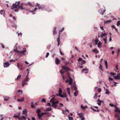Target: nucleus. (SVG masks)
Segmentation results:
<instances>
[{
  "label": "nucleus",
  "mask_w": 120,
  "mask_h": 120,
  "mask_svg": "<svg viewBox=\"0 0 120 120\" xmlns=\"http://www.w3.org/2000/svg\"><path fill=\"white\" fill-rule=\"evenodd\" d=\"M46 114V112H44V113L42 112V113H41V115L42 116L43 115H44V114Z\"/></svg>",
  "instance_id": "obj_57"
},
{
  "label": "nucleus",
  "mask_w": 120,
  "mask_h": 120,
  "mask_svg": "<svg viewBox=\"0 0 120 120\" xmlns=\"http://www.w3.org/2000/svg\"><path fill=\"white\" fill-rule=\"evenodd\" d=\"M80 64V65L79 66V67L80 68H83V67L82 66V64Z\"/></svg>",
  "instance_id": "obj_58"
},
{
  "label": "nucleus",
  "mask_w": 120,
  "mask_h": 120,
  "mask_svg": "<svg viewBox=\"0 0 120 120\" xmlns=\"http://www.w3.org/2000/svg\"><path fill=\"white\" fill-rule=\"evenodd\" d=\"M23 50L22 51V54H23L24 55H25V54H24V53L26 51V48H23Z\"/></svg>",
  "instance_id": "obj_22"
},
{
  "label": "nucleus",
  "mask_w": 120,
  "mask_h": 120,
  "mask_svg": "<svg viewBox=\"0 0 120 120\" xmlns=\"http://www.w3.org/2000/svg\"><path fill=\"white\" fill-rule=\"evenodd\" d=\"M117 26H119L120 25V21H118L117 23Z\"/></svg>",
  "instance_id": "obj_44"
},
{
  "label": "nucleus",
  "mask_w": 120,
  "mask_h": 120,
  "mask_svg": "<svg viewBox=\"0 0 120 120\" xmlns=\"http://www.w3.org/2000/svg\"><path fill=\"white\" fill-rule=\"evenodd\" d=\"M63 106V104L61 103H60V104H59V106L60 107H62Z\"/></svg>",
  "instance_id": "obj_49"
},
{
  "label": "nucleus",
  "mask_w": 120,
  "mask_h": 120,
  "mask_svg": "<svg viewBox=\"0 0 120 120\" xmlns=\"http://www.w3.org/2000/svg\"><path fill=\"white\" fill-rule=\"evenodd\" d=\"M62 68L66 71L69 70V68L68 67L63 66H62Z\"/></svg>",
  "instance_id": "obj_7"
},
{
  "label": "nucleus",
  "mask_w": 120,
  "mask_h": 120,
  "mask_svg": "<svg viewBox=\"0 0 120 120\" xmlns=\"http://www.w3.org/2000/svg\"><path fill=\"white\" fill-rule=\"evenodd\" d=\"M99 69L100 70H101L102 69V66L101 64H100V66L99 67Z\"/></svg>",
  "instance_id": "obj_62"
},
{
  "label": "nucleus",
  "mask_w": 120,
  "mask_h": 120,
  "mask_svg": "<svg viewBox=\"0 0 120 120\" xmlns=\"http://www.w3.org/2000/svg\"><path fill=\"white\" fill-rule=\"evenodd\" d=\"M105 11V9H100L99 11V13L102 15L103 14L104 12Z\"/></svg>",
  "instance_id": "obj_3"
},
{
  "label": "nucleus",
  "mask_w": 120,
  "mask_h": 120,
  "mask_svg": "<svg viewBox=\"0 0 120 120\" xmlns=\"http://www.w3.org/2000/svg\"><path fill=\"white\" fill-rule=\"evenodd\" d=\"M26 82H25L24 80L22 82V86L23 87L25 85H26L27 84Z\"/></svg>",
  "instance_id": "obj_20"
},
{
  "label": "nucleus",
  "mask_w": 120,
  "mask_h": 120,
  "mask_svg": "<svg viewBox=\"0 0 120 120\" xmlns=\"http://www.w3.org/2000/svg\"><path fill=\"white\" fill-rule=\"evenodd\" d=\"M97 104L99 106H100L101 105V102L100 100L99 99H98L97 101Z\"/></svg>",
  "instance_id": "obj_15"
},
{
  "label": "nucleus",
  "mask_w": 120,
  "mask_h": 120,
  "mask_svg": "<svg viewBox=\"0 0 120 120\" xmlns=\"http://www.w3.org/2000/svg\"><path fill=\"white\" fill-rule=\"evenodd\" d=\"M18 53H19V54H22V51H19L18 52Z\"/></svg>",
  "instance_id": "obj_59"
},
{
  "label": "nucleus",
  "mask_w": 120,
  "mask_h": 120,
  "mask_svg": "<svg viewBox=\"0 0 120 120\" xmlns=\"http://www.w3.org/2000/svg\"><path fill=\"white\" fill-rule=\"evenodd\" d=\"M37 8H35L34 9V11H30V12H34V11H36L37 10Z\"/></svg>",
  "instance_id": "obj_47"
},
{
  "label": "nucleus",
  "mask_w": 120,
  "mask_h": 120,
  "mask_svg": "<svg viewBox=\"0 0 120 120\" xmlns=\"http://www.w3.org/2000/svg\"><path fill=\"white\" fill-rule=\"evenodd\" d=\"M41 112V110L39 109H38L36 111V112L38 114H40L39 113Z\"/></svg>",
  "instance_id": "obj_39"
},
{
  "label": "nucleus",
  "mask_w": 120,
  "mask_h": 120,
  "mask_svg": "<svg viewBox=\"0 0 120 120\" xmlns=\"http://www.w3.org/2000/svg\"><path fill=\"white\" fill-rule=\"evenodd\" d=\"M101 35L100 36V37L101 38H102L103 36H104L106 35V34L105 33H101Z\"/></svg>",
  "instance_id": "obj_25"
},
{
  "label": "nucleus",
  "mask_w": 120,
  "mask_h": 120,
  "mask_svg": "<svg viewBox=\"0 0 120 120\" xmlns=\"http://www.w3.org/2000/svg\"><path fill=\"white\" fill-rule=\"evenodd\" d=\"M67 76L68 77V79L69 80V83L68 84V85H71V88L72 86V84L73 82V79L70 77V75L68 73L67 74Z\"/></svg>",
  "instance_id": "obj_1"
},
{
  "label": "nucleus",
  "mask_w": 120,
  "mask_h": 120,
  "mask_svg": "<svg viewBox=\"0 0 120 120\" xmlns=\"http://www.w3.org/2000/svg\"><path fill=\"white\" fill-rule=\"evenodd\" d=\"M109 94V92L107 89H106V94Z\"/></svg>",
  "instance_id": "obj_32"
},
{
  "label": "nucleus",
  "mask_w": 120,
  "mask_h": 120,
  "mask_svg": "<svg viewBox=\"0 0 120 120\" xmlns=\"http://www.w3.org/2000/svg\"><path fill=\"white\" fill-rule=\"evenodd\" d=\"M18 8H19L21 9L22 10L24 9L22 7V6L20 5V6H18Z\"/></svg>",
  "instance_id": "obj_36"
},
{
  "label": "nucleus",
  "mask_w": 120,
  "mask_h": 120,
  "mask_svg": "<svg viewBox=\"0 0 120 120\" xmlns=\"http://www.w3.org/2000/svg\"><path fill=\"white\" fill-rule=\"evenodd\" d=\"M27 111L26 110V109H25L24 110L22 111V113L23 115H25L26 114H27Z\"/></svg>",
  "instance_id": "obj_16"
},
{
  "label": "nucleus",
  "mask_w": 120,
  "mask_h": 120,
  "mask_svg": "<svg viewBox=\"0 0 120 120\" xmlns=\"http://www.w3.org/2000/svg\"><path fill=\"white\" fill-rule=\"evenodd\" d=\"M115 68L117 70H118V66L117 65H116Z\"/></svg>",
  "instance_id": "obj_60"
},
{
  "label": "nucleus",
  "mask_w": 120,
  "mask_h": 120,
  "mask_svg": "<svg viewBox=\"0 0 120 120\" xmlns=\"http://www.w3.org/2000/svg\"><path fill=\"white\" fill-rule=\"evenodd\" d=\"M99 41L98 39L97 38L95 40V45H97L98 44V42H99Z\"/></svg>",
  "instance_id": "obj_18"
},
{
  "label": "nucleus",
  "mask_w": 120,
  "mask_h": 120,
  "mask_svg": "<svg viewBox=\"0 0 120 120\" xmlns=\"http://www.w3.org/2000/svg\"><path fill=\"white\" fill-rule=\"evenodd\" d=\"M111 21V20H108L107 21H104V23L105 24H107L108 23H109Z\"/></svg>",
  "instance_id": "obj_21"
},
{
  "label": "nucleus",
  "mask_w": 120,
  "mask_h": 120,
  "mask_svg": "<svg viewBox=\"0 0 120 120\" xmlns=\"http://www.w3.org/2000/svg\"><path fill=\"white\" fill-rule=\"evenodd\" d=\"M31 107L32 108H35V106L33 105H31Z\"/></svg>",
  "instance_id": "obj_64"
},
{
  "label": "nucleus",
  "mask_w": 120,
  "mask_h": 120,
  "mask_svg": "<svg viewBox=\"0 0 120 120\" xmlns=\"http://www.w3.org/2000/svg\"><path fill=\"white\" fill-rule=\"evenodd\" d=\"M57 106V105L54 102H53L52 103V105H51L52 107H54L55 109H56Z\"/></svg>",
  "instance_id": "obj_10"
},
{
  "label": "nucleus",
  "mask_w": 120,
  "mask_h": 120,
  "mask_svg": "<svg viewBox=\"0 0 120 120\" xmlns=\"http://www.w3.org/2000/svg\"><path fill=\"white\" fill-rule=\"evenodd\" d=\"M88 71V69H87L83 68L82 70V73L83 71H85V73H87Z\"/></svg>",
  "instance_id": "obj_13"
},
{
  "label": "nucleus",
  "mask_w": 120,
  "mask_h": 120,
  "mask_svg": "<svg viewBox=\"0 0 120 120\" xmlns=\"http://www.w3.org/2000/svg\"><path fill=\"white\" fill-rule=\"evenodd\" d=\"M29 79V78H28V77H26V78L24 80V81H25V82H28L29 81H28V79Z\"/></svg>",
  "instance_id": "obj_30"
},
{
  "label": "nucleus",
  "mask_w": 120,
  "mask_h": 120,
  "mask_svg": "<svg viewBox=\"0 0 120 120\" xmlns=\"http://www.w3.org/2000/svg\"><path fill=\"white\" fill-rule=\"evenodd\" d=\"M81 119V120H84L85 118L83 116H82V117H80Z\"/></svg>",
  "instance_id": "obj_55"
},
{
  "label": "nucleus",
  "mask_w": 120,
  "mask_h": 120,
  "mask_svg": "<svg viewBox=\"0 0 120 120\" xmlns=\"http://www.w3.org/2000/svg\"><path fill=\"white\" fill-rule=\"evenodd\" d=\"M115 108L116 109V110H115V112H116L117 111L118 113H120V110H118V108L116 106H115Z\"/></svg>",
  "instance_id": "obj_14"
},
{
  "label": "nucleus",
  "mask_w": 120,
  "mask_h": 120,
  "mask_svg": "<svg viewBox=\"0 0 120 120\" xmlns=\"http://www.w3.org/2000/svg\"><path fill=\"white\" fill-rule=\"evenodd\" d=\"M62 96H63V97H61V98H66L67 97V96L65 94H64V95H62Z\"/></svg>",
  "instance_id": "obj_54"
},
{
  "label": "nucleus",
  "mask_w": 120,
  "mask_h": 120,
  "mask_svg": "<svg viewBox=\"0 0 120 120\" xmlns=\"http://www.w3.org/2000/svg\"><path fill=\"white\" fill-rule=\"evenodd\" d=\"M97 93H96L95 94V95L94 96V98H95L96 99L97 98Z\"/></svg>",
  "instance_id": "obj_45"
},
{
  "label": "nucleus",
  "mask_w": 120,
  "mask_h": 120,
  "mask_svg": "<svg viewBox=\"0 0 120 120\" xmlns=\"http://www.w3.org/2000/svg\"><path fill=\"white\" fill-rule=\"evenodd\" d=\"M115 117H117V118H119V115L117 114L116 113L115 115Z\"/></svg>",
  "instance_id": "obj_50"
},
{
  "label": "nucleus",
  "mask_w": 120,
  "mask_h": 120,
  "mask_svg": "<svg viewBox=\"0 0 120 120\" xmlns=\"http://www.w3.org/2000/svg\"><path fill=\"white\" fill-rule=\"evenodd\" d=\"M18 6L17 4H13L12 5V9L13 8H18Z\"/></svg>",
  "instance_id": "obj_6"
},
{
  "label": "nucleus",
  "mask_w": 120,
  "mask_h": 120,
  "mask_svg": "<svg viewBox=\"0 0 120 120\" xmlns=\"http://www.w3.org/2000/svg\"><path fill=\"white\" fill-rule=\"evenodd\" d=\"M116 77L117 78V79H120V73L118 74Z\"/></svg>",
  "instance_id": "obj_28"
},
{
  "label": "nucleus",
  "mask_w": 120,
  "mask_h": 120,
  "mask_svg": "<svg viewBox=\"0 0 120 120\" xmlns=\"http://www.w3.org/2000/svg\"><path fill=\"white\" fill-rule=\"evenodd\" d=\"M77 90V88L76 86V85L75 84V83L74 84V90Z\"/></svg>",
  "instance_id": "obj_34"
},
{
  "label": "nucleus",
  "mask_w": 120,
  "mask_h": 120,
  "mask_svg": "<svg viewBox=\"0 0 120 120\" xmlns=\"http://www.w3.org/2000/svg\"><path fill=\"white\" fill-rule=\"evenodd\" d=\"M64 27H63L61 30L59 31V33H60H60L62 32L64 30Z\"/></svg>",
  "instance_id": "obj_42"
},
{
  "label": "nucleus",
  "mask_w": 120,
  "mask_h": 120,
  "mask_svg": "<svg viewBox=\"0 0 120 120\" xmlns=\"http://www.w3.org/2000/svg\"><path fill=\"white\" fill-rule=\"evenodd\" d=\"M13 27H14V28H15L16 29L17 28V26L16 25H14V26H12Z\"/></svg>",
  "instance_id": "obj_56"
},
{
  "label": "nucleus",
  "mask_w": 120,
  "mask_h": 120,
  "mask_svg": "<svg viewBox=\"0 0 120 120\" xmlns=\"http://www.w3.org/2000/svg\"><path fill=\"white\" fill-rule=\"evenodd\" d=\"M92 51L93 52H96L97 53H99V51L96 48H95L94 49H93Z\"/></svg>",
  "instance_id": "obj_19"
},
{
  "label": "nucleus",
  "mask_w": 120,
  "mask_h": 120,
  "mask_svg": "<svg viewBox=\"0 0 120 120\" xmlns=\"http://www.w3.org/2000/svg\"><path fill=\"white\" fill-rule=\"evenodd\" d=\"M67 90L68 93V94L71 97V95L70 93V88H69L68 87L67 88Z\"/></svg>",
  "instance_id": "obj_12"
},
{
  "label": "nucleus",
  "mask_w": 120,
  "mask_h": 120,
  "mask_svg": "<svg viewBox=\"0 0 120 120\" xmlns=\"http://www.w3.org/2000/svg\"><path fill=\"white\" fill-rule=\"evenodd\" d=\"M86 63V61L84 60H82V63L83 64H84Z\"/></svg>",
  "instance_id": "obj_51"
},
{
  "label": "nucleus",
  "mask_w": 120,
  "mask_h": 120,
  "mask_svg": "<svg viewBox=\"0 0 120 120\" xmlns=\"http://www.w3.org/2000/svg\"><path fill=\"white\" fill-rule=\"evenodd\" d=\"M13 117L14 118H17L19 119V116L18 115H15L13 116Z\"/></svg>",
  "instance_id": "obj_33"
},
{
  "label": "nucleus",
  "mask_w": 120,
  "mask_h": 120,
  "mask_svg": "<svg viewBox=\"0 0 120 120\" xmlns=\"http://www.w3.org/2000/svg\"><path fill=\"white\" fill-rule=\"evenodd\" d=\"M103 40H104V41L105 42L104 43L105 44H106L107 43L106 41H107V38H106V37H105V38H103Z\"/></svg>",
  "instance_id": "obj_29"
},
{
  "label": "nucleus",
  "mask_w": 120,
  "mask_h": 120,
  "mask_svg": "<svg viewBox=\"0 0 120 120\" xmlns=\"http://www.w3.org/2000/svg\"><path fill=\"white\" fill-rule=\"evenodd\" d=\"M102 44L101 43L100 41H99L97 44L98 47L99 48H101L102 46Z\"/></svg>",
  "instance_id": "obj_5"
},
{
  "label": "nucleus",
  "mask_w": 120,
  "mask_h": 120,
  "mask_svg": "<svg viewBox=\"0 0 120 120\" xmlns=\"http://www.w3.org/2000/svg\"><path fill=\"white\" fill-rule=\"evenodd\" d=\"M21 76V75H20L17 77V78L16 79V80H18L20 79Z\"/></svg>",
  "instance_id": "obj_40"
},
{
  "label": "nucleus",
  "mask_w": 120,
  "mask_h": 120,
  "mask_svg": "<svg viewBox=\"0 0 120 120\" xmlns=\"http://www.w3.org/2000/svg\"><path fill=\"white\" fill-rule=\"evenodd\" d=\"M5 12V11L4 10H1L0 11V14L1 15H4Z\"/></svg>",
  "instance_id": "obj_24"
},
{
  "label": "nucleus",
  "mask_w": 120,
  "mask_h": 120,
  "mask_svg": "<svg viewBox=\"0 0 120 120\" xmlns=\"http://www.w3.org/2000/svg\"><path fill=\"white\" fill-rule=\"evenodd\" d=\"M38 116L39 119H41V118L42 116L40 114H38Z\"/></svg>",
  "instance_id": "obj_41"
},
{
  "label": "nucleus",
  "mask_w": 120,
  "mask_h": 120,
  "mask_svg": "<svg viewBox=\"0 0 120 120\" xmlns=\"http://www.w3.org/2000/svg\"><path fill=\"white\" fill-rule=\"evenodd\" d=\"M82 60V59L81 58H79L78 60V61H81Z\"/></svg>",
  "instance_id": "obj_52"
},
{
  "label": "nucleus",
  "mask_w": 120,
  "mask_h": 120,
  "mask_svg": "<svg viewBox=\"0 0 120 120\" xmlns=\"http://www.w3.org/2000/svg\"><path fill=\"white\" fill-rule=\"evenodd\" d=\"M78 115L79 116V117H81L83 116V113H80L78 114Z\"/></svg>",
  "instance_id": "obj_23"
},
{
  "label": "nucleus",
  "mask_w": 120,
  "mask_h": 120,
  "mask_svg": "<svg viewBox=\"0 0 120 120\" xmlns=\"http://www.w3.org/2000/svg\"><path fill=\"white\" fill-rule=\"evenodd\" d=\"M62 90L61 88H60L59 91V94H57L56 95L60 97H63V96L62 94Z\"/></svg>",
  "instance_id": "obj_2"
},
{
  "label": "nucleus",
  "mask_w": 120,
  "mask_h": 120,
  "mask_svg": "<svg viewBox=\"0 0 120 120\" xmlns=\"http://www.w3.org/2000/svg\"><path fill=\"white\" fill-rule=\"evenodd\" d=\"M46 101L44 99V98H42V102H45Z\"/></svg>",
  "instance_id": "obj_46"
},
{
  "label": "nucleus",
  "mask_w": 120,
  "mask_h": 120,
  "mask_svg": "<svg viewBox=\"0 0 120 120\" xmlns=\"http://www.w3.org/2000/svg\"><path fill=\"white\" fill-rule=\"evenodd\" d=\"M57 42H60V38H58L57 40Z\"/></svg>",
  "instance_id": "obj_61"
},
{
  "label": "nucleus",
  "mask_w": 120,
  "mask_h": 120,
  "mask_svg": "<svg viewBox=\"0 0 120 120\" xmlns=\"http://www.w3.org/2000/svg\"><path fill=\"white\" fill-rule=\"evenodd\" d=\"M49 55V52H47L45 56V57L47 58L48 57Z\"/></svg>",
  "instance_id": "obj_53"
},
{
  "label": "nucleus",
  "mask_w": 120,
  "mask_h": 120,
  "mask_svg": "<svg viewBox=\"0 0 120 120\" xmlns=\"http://www.w3.org/2000/svg\"><path fill=\"white\" fill-rule=\"evenodd\" d=\"M60 62V60L59 59L56 58L55 60L56 64H58Z\"/></svg>",
  "instance_id": "obj_8"
},
{
  "label": "nucleus",
  "mask_w": 120,
  "mask_h": 120,
  "mask_svg": "<svg viewBox=\"0 0 120 120\" xmlns=\"http://www.w3.org/2000/svg\"><path fill=\"white\" fill-rule=\"evenodd\" d=\"M24 98L22 97L21 99H18L17 100V101L19 102L20 101L21 102H23L24 101Z\"/></svg>",
  "instance_id": "obj_9"
},
{
  "label": "nucleus",
  "mask_w": 120,
  "mask_h": 120,
  "mask_svg": "<svg viewBox=\"0 0 120 120\" xmlns=\"http://www.w3.org/2000/svg\"><path fill=\"white\" fill-rule=\"evenodd\" d=\"M27 4L28 5H30V6L31 7H33V5L30 3V2H28L27 3Z\"/></svg>",
  "instance_id": "obj_38"
},
{
  "label": "nucleus",
  "mask_w": 120,
  "mask_h": 120,
  "mask_svg": "<svg viewBox=\"0 0 120 120\" xmlns=\"http://www.w3.org/2000/svg\"><path fill=\"white\" fill-rule=\"evenodd\" d=\"M52 109L51 108H47L45 110V112H47L48 111H50Z\"/></svg>",
  "instance_id": "obj_27"
},
{
  "label": "nucleus",
  "mask_w": 120,
  "mask_h": 120,
  "mask_svg": "<svg viewBox=\"0 0 120 120\" xmlns=\"http://www.w3.org/2000/svg\"><path fill=\"white\" fill-rule=\"evenodd\" d=\"M26 118L24 116H22L21 117H20L19 118V120H25L26 119Z\"/></svg>",
  "instance_id": "obj_11"
},
{
  "label": "nucleus",
  "mask_w": 120,
  "mask_h": 120,
  "mask_svg": "<svg viewBox=\"0 0 120 120\" xmlns=\"http://www.w3.org/2000/svg\"><path fill=\"white\" fill-rule=\"evenodd\" d=\"M10 64L8 62L5 63L4 64V67H8Z\"/></svg>",
  "instance_id": "obj_4"
},
{
  "label": "nucleus",
  "mask_w": 120,
  "mask_h": 120,
  "mask_svg": "<svg viewBox=\"0 0 120 120\" xmlns=\"http://www.w3.org/2000/svg\"><path fill=\"white\" fill-rule=\"evenodd\" d=\"M78 92L77 91H76L74 93V95L75 97H76L77 95Z\"/></svg>",
  "instance_id": "obj_35"
},
{
  "label": "nucleus",
  "mask_w": 120,
  "mask_h": 120,
  "mask_svg": "<svg viewBox=\"0 0 120 120\" xmlns=\"http://www.w3.org/2000/svg\"><path fill=\"white\" fill-rule=\"evenodd\" d=\"M56 27H55L53 29V33L54 35L56 34Z\"/></svg>",
  "instance_id": "obj_17"
},
{
  "label": "nucleus",
  "mask_w": 120,
  "mask_h": 120,
  "mask_svg": "<svg viewBox=\"0 0 120 120\" xmlns=\"http://www.w3.org/2000/svg\"><path fill=\"white\" fill-rule=\"evenodd\" d=\"M68 118L69 119V120H72L73 119L72 117H70L69 115H68Z\"/></svg>",
  "instance_id": "obj_31"
},
{
  "label": "nucleus",
  "mask_w": 120,
  "mask_h": 120,
  "mask_svg": "<svg viewBox=\"0 0 120 120\" xmlns=\"http://www.w3.org/2000/svg\"><path fill=\"white\" fill-rule=\"evenodd\" d=\"M81 108L83 109H85V107L83 105H81Z\"/></svg>",
  "instance_id": "obj_48"
},
{
  "label": "nucleus",
  "mask_w": 120,
  "mask_h": 120,
  "mask_svg": "<svg viewBox=\"0 0 120 120\" xmlns=\"http://www.w3.org/2000/svg\"><path fill=\"white\" fill-rule=\"evenodd\" d=\"M38 9H42L44 8L41 5H39L38 6Z\"/></svg>",
  "instance_id": "obj_37"
},
{
  "label": "nucleus",
  "mask_w": 120,
  "mask_h": 120,
  "mask_svg": "<svg viewBox=\"0 0 120 120\" xmlns=\"http://www.w3.org/2000/svg\"><path fill=\"white\" fill-rule=\"evenodd\" d=\"M55 100L54 98H53L51 99L50 101L52 103L53 102H54Z\"/></svg>",
  "instance_id": "obj_26"
},
{
  "label": "nucleus",
  "mask_w": 120,
  "mask_h": 120,
  "mask_svg": "<svg viewBox=\"0 0 120 120\" xmlns=\"http://www.w3.org/2000/svg\"><path fill=\"white\" fill-rule=\"evenodd\" d=\"M109 105H110L111 106V107H114L115 106V105H113L112 104H109Z\"/></svg>",
  "instance_id": "obj_63"
},
{
  "label": "nucleus",
  "mask_w": 120,
  "mask_h": 120,
  "mask_svg": "<svg viewBox=\"0 0 120 120\" xmlns=\"http://www.w3.org/2000/svg\"><path fill=\"white\" fill-rule=\"evenodd\" d=\"M17 60V59H16V60H13V59H12V60H10L9 61V62H15V61Z\"/></svg>",
  "instance_id": "obj_43"
}]
</instances>
